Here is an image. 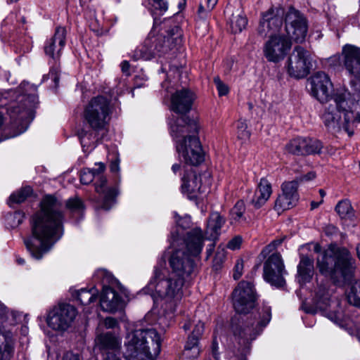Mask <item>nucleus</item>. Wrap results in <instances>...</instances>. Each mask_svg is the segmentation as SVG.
Segmentation results:
<instances>
[{
  "label": "nucleus",
  "mask_w": 360,
  "mask_h": 360,
  "mask_svg": "<svg viewBox=\"0 0 360 360\" xmlns=\"http://www.w3.org/2000/svg\"><path fill=\"white\" fill-rule=\"evenodd\" d=\"M335 211L342 219H350L354 216V210L349 200H340L335 207Z\"/></svg>",
  "instance_id": "obj_34"
},
{
  "label": "nucleus",
  "mask_w": 360,
  "mask_h": 360,
  "mask_svg": "<svg viewBox=\"0 0 360 360\" xmlns=\"http://www.w3.org/2000/svg\"><path fill=\"white\" fill-rule=\"evenodd\" d=\"M181 191L187 193L188 198H193L197 196L198 193L205 192L201 184L200 176L195 172H191L182 178Z\"/></svg>",
  "instance_id": "obj_24"
},
{
  "label": "nucleus",
  "mask_w": 360,
  "mask_h": 360,
  "mask_svg": "<svg viewBox=\"0 0 360 360\" xmlns=\"http://www.w3.org/2000/svg\"><path fill=\"white\" fill-rule=\"evenodd\" d=\"M181 31L176 25L165 30L158 36L155 35L154 30L149 33L143 44L134 50L131 57L134 60H148L164 55L181 45Z\"/></svg>",
  "instance_id": "obj_8"
},
{
  "label": "nucleus",
  "mask_w": 360,
  "mask_h": 360,
  "mask_svg": "<svg viewBox=\"0 0 360 360\" xmlns=\"http://www.w3.org/2000/svg\"><path fill=\"white\" fill-rule=\"evenodd\" d=\"M245 205L243 201H238L231 211V224H243L246 223V217L244 216Z\"/></svg>",
  "instance_id": "obj_30"
},
{
  "label": "nucleus",
  "mask_w": 360,
  "mask_h": 360,
  "mask_svg": "<svg viewBox=\"0 0 360 360\" xmlns=\"http://www.w3.org/2000/svg\"><path fill=\"white\" fill-rule=\"evenodd\" d=\"M184 283V278L169 274L164 264L160 263L155 266L153 275L143 290L150 294L154 301L160 298L167 302H176L183 296Z\"/></svg>",
  "instance_id": "obj_10"
},
{
  "label": "nucleus",
  "mask_w": 360,
  "mask_h": 360,
  "mask_svg": "<svg viewBox=\"0 0 360 360\" xmlns=\"http://www.w3.org/2000/svg\"><path fill=\"white\" fill-rule=\"evenodd\" d=\"M13 334L0 323V360H10L13 349Z\"/></svg>",
  "instance_id": "obj_25"
},
{
  "label": "nucleus",
  "mask_w": 360,
  "mask_h": 360,
  "mask_svg": "<svg viewBox=\"0 0 360 360\" xmlns=\"http://www.w3.org/2000/svg\"><path fill=\"white\" fill-rule=\"evenodd\" d=\"M304 139L306 144L304 149L307 150L306 155L316 154L321 152L322 144L319 140L309 138H304Z\"/></svg>",
  "instance_id": "obj_37"
},
{
  "label": "nucleus",
  "mask_w": 360,
  "mask_h": 360,
  "mask_svg": "<svg viewBox=\"0 0 360 360\" xmlns=\"http://www.w3.org/2000/svg\"><path fill=\"white\" fill-rule=\"evenodd\" d=\"M110 103L103 96L92 98L84 110V118L90 127L94 129L105 127L110 120Z\"/></svg>",
  "instance_id": "obj_12"
},
{
  "label": "nucleus",
  "mask_w": 360,
  "mask_h": 360,
  "mask_svg": "<svg viewBox=\"0 0 360 360\" xmlns=\"http://www.w3.org/2000/svg\"><path fill=\"white\" fill-rule=\"evenodd\" d=\"M212 354L213 357L215 359H217V360L219 359V345H218V342H217V340L216 338H214L213 340H212Z\"/></svg>",
  "instance_id": "obj_51"
},
{
  "label": "nucleus",
  "mask_w": 360,
  "mask_h": 360,
  "mask_svg": "<svg viewBox=\"0 0 360 360\" xmlns=\"http://www.w3.org/2000/svg\"><path fill=\"white\" fill-rule=\"evenodd\" d=\"M285 33L269 36L264 45V56L269 62L282 60L291 49L290 40L302 43L307 36V20L297 10L290 8L285 13Z\"/></svg>",
  "instance_id": "obj_3"
},
{
  "label": "nucleus",
  "mask_w": 360,
  "mask_h": 360,
  "mask_svg": "<svg viewBox=\"0 0 360 360\" xmlns=\"http://www.w3.org/2000/svg\"><path fill=\"white\" fill-rule=\"evenodd\" d=\"M61 360H82V358L77 353L67 352L63 355Z\"/></svg>",
  "instance_id": "obj_49"
},
{
  "label": "nucleus",
  "mask_w": 360,
  "mask_h": 360,
  "mask_svg": "<svg viewBox=\"0 0 360 360\" xmlns=\"http://www.w3.org/2000/svg\"><path fill=\"white\" fill-rule=\"evenodd\" d=\"M298 182L292 181L282 184V193L275 202V209L278 212L289 210L295 206L298 201Z\"/></svg>",
  "instance_id": "obj_18"
},
{
  "label": "nucleus",
  "mask_w": 360,
  "mask_h": 360,
  "mask_svg": "<svg viewBox=\"0 0 360 360\" xmlns=\"http://www.w3.org/2000/svg\"><path fill=\"white\" fill-rule=\"evenodd\" d=\"M225 223V219L218 212H213L210 214L207 221V231L210 235L215 237L220 233L221 228Z\"/></svg>",
  "instance_id": "obj_29"
},
{
  "label": "nucleus",
  "mask_w": 360,
  "mask_h": 360,
  "mask_svg": "<svg viewBox=\"0 0 360 360\" xmlns=\"http://www.w3.org/2000/svg\"><path fill=\"white\" fill-rule=\"evenodd\" d=\"M121 70L123 73L129 75V70L130 68L129 63L127 60H123L120 64Z\"/></svg>",
  "instance_id": "obj_53"
},
{
  "label": "nucleus",
  "mask_w": 360,
  "mask_h": 360,
  "mask_svg": "<svg viewBox=\"0 0 360 360\" xmlns=\"http://www.w3.org/2000/svg\"><path fill=\"white\" fill-rule=\"evenodd\" d=\"M324 231L327 235H333L337 232V228L333 225H328L326 226Z\"/></svg>",
  "instance_id": "obj_54"
},
{
  "label": "nucleus",
  "mask_w": 360,
  "mask_h": 360,
  "mask_svg": "<svg viewBox=\"0 0 360 360\" xmlns=\"http://www.w3.org/2000/svg\"><path fill=\"white\" fill-rule=\"evenodd\" d=\"M226 258V251L224 248H218L213 260V266L218 269Z\"/></svg>",
  "instance_id": "obj_43"
},
{
  "label": "nucleus",
  "mask_w": 360,
  "mask_h": 360,
  "mask_svg": "<svg viewBox=\"0 0 360 360\" xmlns=\"http://www.w3.org/2000/svg\"><path fill=\"white\" fill-rule=\"evenodd\" d=\"M237 136L239 139L246 141L250 138V133L248 130V125L245 120H240L236 124Z\"/></svg>",
  "instance_id": "obj_39"
},
{
  "label": "nucleus",
  "mask_w": 360,
  "mask_h": 360,
  "mask_svg": "<svg viewBox=\"0 0 360 360\" xmlns=\"http://www.w3.org/2000/svg\"><path fill=\"white\" fill-rule=\"evenodd\" d=\"M97 293L98 290L95 288H92L90 290L81 289L77 291V297L82 304L86 305L96 300Z\"/></svg>",
  "instance_id": "obj_33"
},
{
  "label": "nucleus",
  "mask_w": 360,
  "mask_h": 360,
  "mask_svg": "<svg viewBox=\"0 0 360 360\" xmlns=\"http://www.w3.org/2000/svg\"><path fill=\"white\" fill-rule=\"evenodd\" d=\"M181 169V165L180 164H174L172 167V170L174 174H176Z\"/></svg>",
  "instance_id": "obj_59"
},
{
  "label": "nucleus",
  "mask_w": 360,
  "mask_h": 360,
  "mask_svg": "<svg viewBox=\"0 0 360 360\" xmlns=\"http://www.w3.org/2000/svg\"><path fill=\"white\" fill-rule=\"evenodd\" d=\"M315 176H316L315 173L311 172H309L306 176H304L303 177V179L311 180V179H314Z\"/></svg>",
  "instance_id": "obj_60"
},
{
  "label": "nucleus",
  "mask_w": 360,
  "mask_h": 360,
  "mask_svg": "<svg viewBox=\"0 0 360 360\" xmlns=\"http://www.w3.org/2000/svg\"><path fill=\"white\" fill-rule=\"evenodd\" d=\"M243 261L240 259H238L234 266L233 270V278L235 280H238L240 278L243 274Z\"/></svg>",
  "instance_id": "obj_46"
},
{
  "label": "nucleus",
  "mask_w": 360,
  "mask_h": 360,
  "mask_svg": "<svg viewBox=\"0 0 360 360\" xmlns=\"http://www.w3.org/2000/svg\"><path fill=\"white\" fill-rule=\"evenodd\" d=\"M125 356L127 360H153L160 352L161 338L154 329H139L127 333ZM103 360H122L116 353L108 352Z\"/></svg>",
  "instance_id": "obj_5"
},
{
  "label": "nucleus",
  "mask_w": 360,
  "mask_h": 360,
  "mask_svg": "<svg viewBox=\"0 0 360 360\" xmlns=\"http://www.w3.org/2000/svg\"><path fill=\"white\" fill-rule=\"evenodd\" d=\"M276 250L275 245L271 243L264 248L262 253L264 255L269 254Z\"/></svg>",
  "instance_id": "obj_55"
},
{
  "label": "nucleus",
  "mask_w": 360,
  "mask_h": 360,
  "mask_svg": "<svg viewBox=\"0 0 360 360\" xmlns=\"http://www.w3.org/2000/svg\"><path fill=\"white\" fill-rule=\"evenodd\" d=\"M321 119L328 130L336 132L342 129L352 136L360 124V112L355 113L352 110L348 94L340 93L335 94L325 105Z\"/></svg>",
  "instance_id": "obj_6"
},
{
  "label": "nucleus",
  "mask_w": 360,
  "mask_h": 360,
  "mask_svg": "<svg viewBox=\"0 0 360 360\" xmlns=\"http://www.w3.org/2000/svg\"><path fill=\"white\" fill-rule=\"evenodd\" d=\"M342 54L344 58V65L352 79V81L360 80V49L350 44L342 47Z\"/></svg>",
  "instance_id": "obj_19"
},
{
  "label": "nucleus",
  "mask_w": 360,
  "mask_h": 360,
  "mask_svg": "<svg viewBox=\"0 0 360 360\" xmlns=\"http://www.w3.org/2000/svg\"><path fill=\"white\" fill-rule=\"evenodd\" d=\"M311 94L321 103L328 101L333 88L329 76L324 72H315L309 79Z\"/></svg>",
  "instance_id": "obj_17"
},
{
  "label": "nucleus",
  "mask_w": 360,
  "mask_h": 360,
  "mask_svg": "<svg viewBox=\"0 0 360 360\" xmlns=\"http://www.w3.org/2000/svg\"><path fill=\"white\" fill-rule=\"evenodd\" d=\"M96 347L101 351L116 353L122 347V338L119 335L111 332L98 335L95 339Z\"/></svg>",
  "instance_id": "obj_22"
},
{
  "label": "nucleus",
  "mask_w": 360,
  "mask_h": 360,
  "mask_svg": "<svg viewBox=\"0 0 360 360\" xmlns=\"http://www.w3.org/2000/svg\"><path fill=\"white\" fill-rule=\"evenodd\" d=\"M323 202V199H321L319 202L312 201L311 202V209L314 210V209L317 208Z\"/></svg>",
  "instance_id": "obj_63"
},
{
  "label": "nucleus",
  "mask_w": 360,
  "mask_h": 360,
  "mask_svg": "<svg viewBox=\"0 0 360 360\" xmlns=\"http://www.w3.org/2000/svg\"><path fill=\"white\" fill-rule=\"evenodd\" d=\"M218 0H206V8H204L202 5H200L198 8V15L199 16L205 19L207 18V13L211 11L216 4H217Z\"/></svg>",
  "instance_id": "obj_41"
},
{
  "label": "nucleus",
  "mask_w": 360,
  "mask_h": 360,
  "mask_svg": "<svg viewBox=\"0 0 360 360\" xmlns=\"http://www.w3.org/2000/svg\"><path fill=\"white\" fill-rule=\"evenodd\" d=\"M204 237L200 229L188 231L181 248L172 254L169 263L173 272L172 274L184 278L194 269V262L191 257H197L202 251Z\"/></svg>",
  "instance_id": "obj_9"
},
{
  "label": "nucleus",
  "mask_w": 360,
  "mask_h": 360,
  "mask_svg": "<svg viewBox=\"0 0 360 360\" xmlns=\"http://www.w3.org/2000/svg\"><path fill=\"white\" fill-rule=\"evenodd\" d=\"M284 11L282 8H274L262 14L258 27V33L265 37L285 33V29H281Z\"/></svg>",
  "instance_id": "obj_16"
},
{
  "label": "nucleus",
  "mask_w": 360,
  "mask_h": 360,
  "mask_svg": "<svg viewBox=\"0 0 360 360\" xmlns=\"http://www.w3.org/2000/svg\"><path fill=\"white\" fill-rule=\"evenodd\" d=\"M314 266L313 258L302 255L297 265V280L300 284L309 282L314 275Z\"/></svg>",
  "instance_id": "obj_26"
},
{
  "label": "nucleus",
  "mask_w": 360,
  "mask_h": 360,
  "mask_svg": "<svg viewBox=\"0 0 360 360\" xmlns=\"http://www.w3.org/2000/svg\"><path fill=\"white\" fill-rule=\"evenodd\" d=\"M66 30L63 27L56 28L53 37L47 41L44 51L53 60L58 59L65 44Z\"/></svg>",
  "instance_id": "obj_21"
},
{
  "label": "nucleus",
  "mask_w": 360,
  "mask_h": 360,
  "mask_svg": "<svg viewBox=\"0 0 360 360\" xmlns=\"http://www.w3.org/2000/svg\"><path fill=\"white\" fill-rule=\"evenodd\" d=\"M199 339L194 336H189L185 345L184 355L188 358H196L200 354V348L198 346Z\"/></svg>",
  "instance_id": "obj_32"
},
{
  "label": "nucleus",
  "mask_w": 360,
  "mask_h": 360,
  "mask_svg": "<svg viewBox=\"0 0 360 360\" xmlns=\"http://www.w3.org/2000/svg\"><path fill=\"white\" fill-rule=\"evenodd\" d=\"M103 324L106 328H114L117 326L118 323L115 319L107 317L105 319Z\"/></svg>",
  "instance_id": "obj_50"
},
{
  "label": "nucleus",
  "mask_w": 360,
  "mask_h": 360,
  "mask_svg": "<svg viewBox=\"0 0 360 360\" xmlns=\"http://www.w3.org/2000/svg\"><path fill=\"white\" fill-rule=\"evenodd\" d=\"M24 219V215L20 212H15L11 214L7 217V223L12 228L17 227L19 226Z\"/></svg>",
  "instance_id": "obj_40"
},
{
  "label": "nucleus",
  "mask_w": 360,
  "mask_h": 360,
  "mask_svg": "<svg viewBox=\"0 0 360 360\" xmlns=\"http://www.w3.org/2000/svg\"><path fill=\"white\" fill-rule=\"evenodd\" d=\"M169 125L179 158L191 165L202 162L204 152L198 137L199 125L197 120L185 116H173L169 120Z\"/></svg>",
  "instance_id": "obj_4"
},
{
  "label": "nucleus",
  "mask_w": 360,
  "mask_h": 360,
  "mask_svg": "<svg viewBox=\"0 0 360 360\" xmlns=\"http://www.w3.org/2000/svg\"><path fill=\"white\" fill-rule=\"evenodd\" d=\"M228 23L233 33H239L246 27L248 20L243 13L237 11L229 18Z\"/></svg>",
  "instance_id": "obj_28"
},
{
  "label": "nucleus",
  "mask_w": 360,
  "mask_h": 360,
  "mask_svg": "<svg viewBox=\"0 0 360 360\" xmlns=\"http://www.w3.org/2000/svg\"><path fill=\"white\" fill-rule=\"evenodd\" d=\"M66 206L70 210H71L73 212H80L84 209L83 203L82 200L78 198H71L69 200H68Z\"/></svg>",
  "instance_id": "obj_42"
},
{
  "label": "nucleus",
  "mask_w": 360,
  "mask_h": 360,
  "mask_svg": "<svg viewBox=\"0 0 360 360\" xmlns=\"http://www.w3.org/2000/svg\"><path fill=\"white\" fill-rule=\"evenodd\" d=\"M214 82L220 96H225L229 93L228 86L223 83L219 77L214 78Z\"/></svg>",
  "instance_id": "obj_45"
},
{
  "label": "nucleus",
  "mask_w": 360,
  "mask_h": 360,
  "mask_svg": "<svg viewBox=\"0 0 360 360\" xmlns=\"http://www.w3.org/2000/svg\"><path fill=\"white\" fill-rule=\"evenodd\" d=\"M314 251L316 253H319V255H320L321 252H323V251L321 250V247L319 244L318 243H316L314 244Z\"/></svg>",
  "instance_id": "obj_62"
},
{
  "label": "nucleus",
  "mask_w": 360,
  "mask_h": 360,
  "mask_svg": "<svg viewBox=\"0 0 360 360\" xmlns=\"http://www.w3.org/2000/svg\"><path fill=\"white\" fill-rule=\"evenodd\" d=\"M32 193V189L30 186H26L13 193L11 195L8 200V204L12 206L13 203H21L25 201Z\"/></svg>",
  "instance_id": "obj_36"
},
{
  "label": "nucleus",
  "mask_w": 360,
  "mask_h": 360,
  "mask_svg": "<svg viewBox=\"0 0 360 360\" xmlns=\"http://www.w3.org/2000/svg\"><path fill=\"white\" fill-rule=\"evenodd\" d=\"M316 267L321 274L338 282L351 280L356 270V260L349 250L330 245L316 257Z\"/></svg>",
  "instance_id": "obj_7"
},
{
  "label": "nucleus",
  "mask_w": 360,
  "mask_h": 360,
  "mask_svg": "<svg viewBox=\"0 0 360 360\" xmlns=\"http://www.w3.org/2000/svg\"><path fill=\"white\" fill-rule=\"evenodd\" d=\"M255 300L254 288L250 282H240L233 292V307L240 314L232 319L231 330L238 343L244 346L254 340L271 319L269 308L264 309L262 315L259 312L249 314Z\"/></svg>",
  "instance_id": "obj_2"
},
{
  "label": "nucleus",
  "mask_w": 360,
  "mask_h": 360,
  "mask_svg": "<svg viewBox=\"0 0 360 360\" xmlns=\"http://www.w3.org/2000/svg\"><path fill=\"white\" fill-rule=\"evenodd\" d=\"M77 314V310L73 306L61 304L49 312L46 322L53 330L65 331L71 326Z\"/></svg>",
  "instance_id": "obj_14"
},
{
  "label": "nucleus",
  "mask_w": 360,
  "mask_h": 360,
  "mask_svg": "<svg viewBox=\"0 0 360 360\" xmlns=\"http://www.w3.org/2000/svg\"><path fill=\"white\" fill-rule=\"evenodd\" d=\"M203 331H204V323L201 321H198L195 324V328L193 330L192 334L190 336H194L195 338L200 339Z\"/></svg>",
  "instance_id": "obj_47"
},
{
  "label": "nucleus",
  "mask_w": 360,
  "mask_h": 360,
  "mask_svg": "<svg viewBox=\"0 0 360 360\" xmlns=\"http://www.w3.org/2000/svg\"><path fill=\"white\" fill-rule=\"evenodd\" d=\"M271 193L272 189L270 182L264 178L261 179L255 192L252 203L257 208L261 207L269 200Z\"/></svg>",
  "instance_id": "obj_27"
},
{
  "label": "nucleus",
  "mask_w": 360,
  "mask_h": 360,
  "mask_svg": "<svg viewBox=\"0 0 360 360\" xmlns=\"http://www.w3.org/2000/svg\"><path fill=\"white\" fill-rule=\"evenodd\" d=\"M28 99L30 100V101L32 103V104L30 105V107H34L37 103V97L34 94L29 96Z\"/></svg>",
  "instance_id": "obj_58"
},
{
  "label": "nucleus",
  "mask_w": 360,
  "mask_h": 360,
  "mask_svg": "<svg viewBox=\"0 0 360 360\" xmlns=\"http://www.w3.org/2000/svg\"><path fill=\"white\" fill-rule=\"evenodd\" d=\"M283 241V238H278V239H276V240H273L271 242V243L275 245V248L276 249L278 245H280L282 243Z\"/></svg>",
  "instance_id": "obj_64"
},
{
  "label": "nucleus",
  "mask_w": 360,
  "mask_h": 360,
  "mask_svg": "<svg viewBox=\"0 0 360 360\" xmlns=\"http://www.w3.org/2000/svg\"><path fill=\"white\" fill-rule=\"evenodd\" d=\"M304 146H306L304 138L297 137L291 140L285 146V150L294 155H306L307 150H305Z\"/></svg>",
  "instance_id": "obj_31"
},
{
  "label": "nucleus",
  "mask_w": 360,
  "mask_h": 360,
  "mask_svg": "<svg viewBox=\"0 0 360 360\" xmlns=\"http://www.w3.org/2000/svg\"><path fill=\"white\" fill-rule=\"evenodd\" d=\"M286 274L281 255L279 253H273L264 264V280L271 285L282 287L285 283L284 276Z\"/></svg>",
  "instance_id": "obj_15"
},
{
  "label": "nucleus",
  "mask_w": 360,
  "mask_h": 360,
  "mask_svg": "<svg viewBox=\"0 0 360 360\" xmlns=\"http://www.w3.org/2000/svg\"><path fill=\"white\" fill-rule=\"evenodd\" d=\"M49 76L54 82L56 86L58 84L59 82V76L58 71L57 68H52L49 72Z\"/></svg>",
  "instance_id": "obj_52"
},
{
  "label": "nucleus",
  "mask_w": 360,
  "mask_h": 360,
  "mask_svg": "<svg viewBox=\"0 0 360 360\" xmlns=\"http://www.w3.org/2000/svg\"><path fill=\"white\" fill-rule=\"evenodd\" d=\"M96 169H84L81 171L80 181L83 184H89L96 179L95 183V191L102 199L101 207L104 210H109L115 202V199L118 195L117 188L115 186H109L107 184V179L103 176L105 171V165L102 162L96 164Z\"/></svg>",
  "instance_id": "obj_11"
},
{
  "label": "nucleus",
  "mask_w": 360,
  "mask_h": 360,
  "mask_svg": "<svg viewBox=\"0 0 360 360\" xmlns=\"http://www.w3.org/2000/svg\"><path fill=\"white\" fill-rule=\"evenodd\" d=\"M40 205V210L32 217V236L24 240L27 250L37 259H40L63 233L61 202L49 195L43 198Z\"/></svg>",
  "instance_id": "obj_1"
},
{
  "label": "nucleus",
  "mask_w": 360,
  "mask_h": 360,
  "mask_svg": "<svg viewBox=\"0 0 360 360\" xmlns=\"http://www.w3.org/2000/svg\"><path fill=\"white\" fill-rule=\"evenodd\" d=\"M242 239L239 236H236L231 239L227 244V248L231 250H236L240 248Z\"/></svg>",
  "instance_id": "obj_48"
},
{
  "label": "nucleus",
  "mask_w": 360,
  "mask_h": 360,
  "mask_svg": "<svg viewBox=\"0 0 360 360\" xmlns=\"http://www.w3.org/2000/svg\"><path fill=\"white\" fill-rule=\"evenodd\" d=\"M194 99V94L190 90H178L172 96L170 109L176 113H186L191 109Z\"/></svg>",
  "instance_id": "obj_20"
},
{
  "label": "nucleus",
  "mask_w": 360,
  "mask_h": 360,
  "mask_svg": "<svg viewBox=\"0 0 360 360\" xmlns=\"http://www.w3.org/2000/svg\"><path fill=\"white\" fill-rule=\"evenodd\" d=\"M94 277L97 280L101 281L103 284L110 283L112 280L111 274L105 269L97 270L94 274Z\"/></svg>",
  "instance_id": "obj_44"
},
{
  "label": "nucleus",
  "mask_w": 360,
  "mask_h": 360,
  "mask_svg": "<svg viewBox=\"0 0 360 360\" xmlns=\"http://www.w3.org/2000/svg\"><path fill=\"white\" fill-rule=\"evenodd\" d=\"M151 12L156 14H162L168 8V3L166 0H149Z\"/></svg>",
  "instance_id": "obj_38"
},
{
  "label": "nucleus",
  "mask_w": 360,
  "mask_h": 360,
  "mask_svg": "<svg viewBox=\"0 0 360 360\" xmlns=\"http://www.w3.org/2000/svg\"><path fill=\"white\" fill-rule=\"evenodd\" d=\"M311 62V58L309 51L302 46H295L288 60V73L297 79L304 78L309 72Z\"/></svg>",
  "instance_id": "obj_13"
},
{
  "label": "nucleus",
  "mask_w": 360,
  "mask_h": 360,
  "mask_svg": "<svg viewBox=\"0 0 360 360\" xmlns=\"http://www.w3.org/2000/svg\"><path fill=\"white\" fill-rule=\"evenodd\" d=\"M100 305L103 311L114 312L122 307V300L113 289L103 286Z\"/></svg>",
  "instance_id": "obj_23"
},
{
  "label": "nucleus",
  "mask_w": 360,
  "mask_h": 360,
  "mask_svg": "<svg viewBox=\"0 0 360 360\" xmlns=\"http://www.w3.org/2000/svg\"><path fill=\"white\" fill-rule=\"evenodd\" d=\"M80 142L83 148L88 146V142L86 141V136L81 135L80 136Z\"/></svg>",
  "instance_id": "obj_61"
},
{
  "label": "nucleus",
  "mask_w": 360,
  "mask_h": 360,
  "mask_svg": "<svg viewBox=\"0 0 360 360\" xmlns=\"http://www.w3.org/2000/svg\"><path fill=\"white\" fill-rule=\"evenodd\" d=\"M348 302L354 306L360 307V281H355L347 292Z\"/></svg>",
  "instance_id": "obj_35"
},
{
  "label": "nucleus",
  "mask_w": 360,
  "mask_h": 360,
  "mask_svg": "<svg viewBox=\"0 0 360 360\" xmlns=\"http://www.w3.org/2000/svg\"><path fill=\"white\" fill-rule=\"evenodd\" d=\"M110 171L112 172H117L119 171L120 169V167H119V161L117 160L113 161L111 162L110 164Z\"/></svg>",
  "instance_id": "obj_56"
},
{
  "label": "nucleus",
  "mask_w": 360,
  "mask_h": 360,
  "mask_svg": "<svg viewBox=\"0 0 360 360\" xmlns=\"http://www.w3.org/2000/svg\"><path fill=\"white\" fill-rule=\"evenodd\" d=\"M351 84L354 89V90L359 93V95L360 96V80L352 81L351 82ZM359 101H360V99Z\"/></svg>",
  "instance_id": "obj_57"
}]
</instances>
